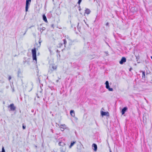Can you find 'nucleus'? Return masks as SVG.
<instances>
[{"instance_id": "obj_55", "label": "nucleus", "mask_w": 152, "mask_h": 152, "mask_svg": "<svg viewBox=\"0 0 152 152\" xmlns=\"http://www.w3.org/2000/svg\"><path fill=\"white\" fill-rule=\"evenodd\" d=\"M77 69H79V67L78 66H77Z\"/></svg>"}, {"instance_id": "obj_10", "label": "nucleus", "mask_w": 152, "mask_h": 152, "mask_svg": "<svg viewBox=\"0 0 152 152\" xmlns=\"http://www.w3.org/2000/svg\"><path fill=\"white\" fill-rule=\"evenodd\" d=\"M92 148L94 151H96L97 150V146L95 143H93L92 145Z\"/></svg>"}, {"instance_id": "obj_30", "label": "nucleus", "mask_w": 152, "mask_h": 152, "mask_svg": "<svg viewBox=\"0 0 152 152\" xmlns=\"http://www.w3.org/2000/svg\"><path fill=\"white\" fill-rule=\"evenodd\" d=\"M49 87L51 89V90H54V88L52 86H49Z\"/></svg>"}, {"instance_id": "obj_48", "label": "nucleus", "mask_w": 152, "mask_h": 152, "mask_svg": "<svg viewBox=\"0 0 152 152\" xmlns=\"http://www.w3.org/2000/svg\"><path fill=\"white\" fill-rule=\"evenodd\" d=\"M49 51H50V53H51V50L50 49V48H49Z\"/></svg>"}, {"instance_id": "obj_31", "label": "nucleus", "mask_w": 152, "mask_h": 152, "mask_svg": "<svg viewBox=\"0 0 152 152\" xmlns=\"http://www.w3.org/2000/svg\"><path fill=\"white\" fill-rule=\"evenodd\" d=\"M61 126H63V127H64L65 129L66 128V125L65 124L61 125Z\"/></svg>"}, {"instance_id": "obj_38", "label": "nucleus", "mask_w": 152, "mask_h": 152, "mask_svg": "<svg viewBox=\"0 0 152 152\" xmlns=\"http://www.w3.org/2000/svg\"><path fill=\"white\" fill-rule=\"evenodd\" d=\"M97 141L99 142H101V139H99V140H97Z\"/></svg>"}, {"instance_id": "obj_22", "label": "nucleus", "mask_w": 152, "mask_h": 152, "mask_svg": "<svg viewBox=\"0 0 152 152\" xmlns=\"http://www.w3.org/2000/svg\"><path fill=\"white\" fill-rule=\"evenodd\" d=\"M79 23H78L77 26V28L78 31H79V32H80V31L81 28H80V27H79Z\"/></svg>"}, {"instance_id": "obj_26", "label": "nucleus", "mask_w": 152, "mask_h": 152, "mask_svg": "<svg viewBox=\"0 0 152 152\" xmlns=\"http://www.w3.org/2000/svg\"><path fill=\"white\" fill-rule=\"evenodd\" d=\"M42 19H47L46 17L45 14H43L42 15Z\"/></svg>"}, {"instance_id": "obj_23", "label": "nucleus", "mask_w": 152, "mask_h": 152, "mask_svg": "<svg viewBox=\"0 0 152 152\" xmlns=\"http://www.w3.org/2000/svg\"><path fill=\"white\" fill-rule=\"evenodd\" d=\"M23 59H24V60L23 61V64H25V63L26 62V58L24 57Z\"/></svg>"}, {"instance_id": "obj_57", "label": "nucleus", "mask_w": 152, "mask_h": 152, "mask_svg": "<svg viewBox=\"0 0 152 152\" xmlns=\"http://www.w3.org/2000/svg\"><path fill=\"white\" fill-rule=\"evenodd\" d=\"M96 20H95L94 21V23H95V22L96 21Z\"/></svg>"}, {"instance_id": "obj_1", "label": "nucleus", "mask_w": 152, "mask_h": 152, "mask_svg": "<svg viewBox=\"0 0 152 152\" xmlns=\"http://www.w3.org/2000/svg\"><path fill=\"white\" fill-rule=\"evenodd\" d=\"M32 53V59L34 63H37V51L35 48H34L33 49L31 50Z\"/></svg>"}, {"instance_id": "obj_36", "label": "nucleus", "mask_w": 152, "mask_h": 152, "mask_svg": "<svg viewBox=\"0 0 152 152\" xmlns=\"http://www.w3.org/2000/svg\"><path fill=\"white\" fill-rule=\"evenodd\" d=\"M106 25L107 26H109V23L107 22L106 24Z\"/></svg>"}, {"instance_id": "obj_21", "label": "nucleus", "mask_w": 152, "mask_h": 152, "mask_svg": "<svg viewBox=\"0 0 152 152\" xmlns=\"http://www.w3.org/2000/svg\"><path fill=\"white\" fill-rule=\"evenodd\" d=\"M63 41L64 42V47H66V41L65 39H63Z\"/></svg>"}, {"instance_id": "obj_41", "label": "nucleus", "mask_w": 152, "mask_h": 152, "mask_svg": "<svg viewBox=\"0 0 152 152\" xmlns=\"http://www.w3.org/2000/svg\"><path fill=\"white\" fill-rule=\"evenodd\" d=\"M38 29H40V31H41L42 30V28L41 27V28L39 27V28H38Z\"/></svg>"}, {"instance_id": "obj_37", "label": "nucleus", "mask_w": 152, "mask_h": 152, "mask_svg": "<svg viewBox=\"0 0 152 152\" xmlns=\"http://www.w3.org/2000/svg\"><path fill=\"white\" fill-rule=\"evenodd\" d=\"M104 41H105V43L109 46V47H110L108 43V42L106 41H105V40H104Z\"/></svg>"}, {"instance_id": "obj_5", "label": "nucleus", "mask_w": 152, "mask_h": 152, "mask_svg": "<svg viewBox=\"0 0 152 152\" xmlns=\"http://www.w3.org/2000/svg\"><path fill=\"white\" fill-rule=\"evenodd\" d=\"M8 107L10 108L9 111H14L16 108V107L14 106V104L13 103L10 104L8 106Z\"/></svg>"}, {"instance_id": "obj_60", "label": "nucleus", "mask_w": 152, "mask_h": 152, "mask_svg": "<svg viewBox=\"0 0 152 152\" xmlns=\"http://www.w3.org/2000/svg\"><path fill=\"white\" fill-rule=\"evenodd\" d=\"M151 59H152V56H151Z\"/></svg>"}, {"instance_id": "obj_17", "label": "nucleus", "mask_w": 152, "mask_h": 152, "mask_svg": "<svg viewBox=\"0 0 152 152\" xmlns=\"http://www.w3.org/2000/svg\"><path fill=\"white\" fill-rule=\"evenodd\" d=\"M75 141H72L70 143V145L69 146V148H71V147L74 145L75 143Z\"/></svg>"}, {"instance_id": "obj_59", "label": "nucleus", "mask_w": 152, "mask_h": 152, "mask_svg": "<svg viewBox=\"0 0 152 152\" xmlns=\"http://www.w3.org/2000/svg\"><path fill=\"white\" fill-rule=\"evenodd\" d=\"M38 79H39V81L40 82V80H39V77H38Z\"/></svg>"}, {"instance_id": "obj_14", "label": "nucleus", "mask_w": 152, "mask_h": 152, "mask_svg": "<svg viewBox=\"0 0 152 152\" xmlns=\"http://www.w3.org/2000/svg\"><path fill=\"white\" fill-rule=\"evenodd\" d=\"M71 115L73 117H75V113L74 110H71L70 112Z\"/></svg>"}, {"instance_id": "obj_61", "label": "nucleus", "mask_w": 152, "mask_h": 152, "mask_svg": "<svg viewBox=\"0 0 152 152\" xmlns=\"http://www.w3.org/2000/svg\"><path fill=\"white\" fill-rule=\"evenodd\" d=\"M43 99L44 101H45V99L44 98H43Z\"/></svg>"}, {"instance_id": "obj_29", "label": "nucleus", "mask_w": 152, "mask_h": 152, "mask_svg": "<svg viewBox=\"0 0 152 152\" xmlns=\"http://www.w3.org/2000/svg\"><path fill=\"white\" fill-rule=\"evenodd\" d=\"M83 20V21H84V22H85V23L86 24V25H87V26H88V27H89L88 26V24H87V23H86V21L87 20Z\"/></svg>"}, {"instance_id": "obj_28", "label": "nucleus", "mask_w": 152, "mask_h": 152, "mask_svg": "<svg viewBox=\"0 0 152 152\" xmlns=\"http://www.w3.org/2000/svg\"><path fill=\"white\" fill-rule=\"evenodd\" d=\"M104 53L106 54V56H109L108 52V51H104Z\"/></svg>"}, {"instance_id": "obj_47", "label": "nucleus", "mask_w": 152, "mask_h": 152, "mask_svg": "<svg viewBox=\"0 0 152 152\" xmlns=\"http://www.w3.org/2000/svg\"><path fill=\"white\" fill-rule=\"evenodd\" d=\"M53 92H51V93H50V95L51 96L53 95Z\"/></svg>"}, {"instance_id": "obj_33", "label": "nucleus", "mask_w": 152, "mask_h": 152, "mask_svg": "<svg viewBox=\"0 0 152 152\" xmlns=\"http://www.w3.org/2000/svg\"><path fill=\"white\" fill-rule=\"evenodd\" d=\"M135 56V57H136V59H139L140 57H139V56Z\"/></svg>"}, {"instance_id": "obj_27", "label": "nucleus", "mask_w": 152, "mask_h": 152, "mask_svg": "<svg viewBox=\"0 0 152 152\" xmlns=\"http://www.w3.org/2000/svg\"><path fill=\"white\" fill-rule=\"evenodd\" d=\"M82 1V0H78V2H77V4H78L79 5H80V4L81 2ZM79 7L80 8V6H79Z\"/></svg>"}, {"instance_id": "obj_20", "label": "nucleus", "mask_w": 152, "mask_h": 152, "mask_svg": "<svg viewBox=\"0 0 152 152\" xmlns=\"http://www.w3.org/2000/svg\"><path fill=\"white\" fill-rule=\"evenodd\" d=\"M126 20H121L122 22L124 23V25H126L128 22V21H126Z\"/></svg>"}, {"instance_id": "obj_43", "label": "nucleus", "mask_w": 152, "mask_h": 152, "mask_svg": "<svg viewBox=\"0 0 152 152\" xmlns=\"http://www.w3.org/2000/svg\"><path fill=\"white\" fill-rule=\"evenodd\" d=\"M46 23H48V20H43Z\"/></svg>"}, {"instance_id": "obj_8", "label": "nucleus", "mask_w": 152, "mask_h": 152, "mask_svg": "<svg viewBox=\"0 0 152 152\" xmlns=\"http://www.w3.org/2000/svg\"><path fill=\"white\" fill-rule=\"evenodd\" d=\"M128 108L127 107H125L121 110V113L122 115H124L125 113L128 110Z\"/></svg>"}, {"instance_id": "obj_16", "label": "nucleus", "mask_w": 152, "mask_h": 152, "mask_svg": "<svg viewBox=\"0 0 152 152\" xmlns=\"http://www.w3.org/2000/svg\"><path fill=\"white\" fill-rule=\"evenodd\" d=\"M65 145H66L65 143L62 141H60L58 143V145L60 146H64Z\"/></svg>"}, {"instance_id": "obj_52", "label": "nucleus", "mask_w": 152, "mask_h": 152, "mask_svg": "<svg viewBox=\"0 0 152 152\" xmlns=\"http://www.w3.org/2000/svg\"><path fill=\"white\" fill-rule=\"evenodd\" d=\"M74 29H75V30H76V27H75V28H74Z\"/></svg>"}, {"instance_id": "obj_35", "label": "nucleus", "mask_w": 152, "mask_h": 152, "mask_svg": "<svg viewBox=\"0 0 152 152\" xmlns=\"http://www.w3.org/2000/svg\"><path fill=\"white\" fill-rule=\"evenodd\" d=\"M11 78H12V77H11V76H9L8 78V80H10L11 79Z\"/></svg>"}, {"instance_id": "obj_39", "label": "nucleus", "mask_w": 152, "mask_h": 152, "mask_svg": "<svg viewBox=\"0 0 152 152\" xmlns=\"http://www.w3.org/2000/svg\"><path fill=\"white\" fill-rule=\"evenodd\" d=\"M45 29L46 28L45 27H43L42 28V31L45 30Z\"/></svg>"}, {"instance_id": "obj_40", "label": "nucleus", "mask_w": 152, "mask_h": 152, "mask_svg": "<svg viewBox=\"0 0 152 152\" xmlns=\"http://www.w3.org/2000/svg\"><path fill=\"white\" fill-rule=\"evenodd\" d=\"M42 41H40V39H39V46L41 45V42Z\"/></svg>"}, {"instance_id": "obj_24", "label": "nucleus", "mask_w": 152, "mask_h": 152, "mask_svg": "<svg viewBox=\"0 0 152 152\" xmlns=\"http://www.w3.org/2000/svg\"><path fill=\"white\" fill-rule=\"evenodd\" d=\"M0 152H5L4 147L3 146H2L1 151Z\"/></svg>"}, {"instance_id": "obj_32", "label": "nucleus", "mask_w": 152, "mask_h": 152, "mask_svg": "<svg viewBox=\"0 0 152 152\" xmlns=\"http://www.w3.org/2000/svg\"><path fill=\"white\" fill-rule=\"evenodd\" d=\"M55 26V25H54L53 23H52L51 25V27L53 28H54V26Z\"/></svg>"}, {"instance_id": "obj_2", "label": "nucleus", "mask_w": 152, "mask_h": 152, "mask_svg": "<svg viewBox=\"0 0 152 152\" xmlns=\"http://www.w3.org/2000/svg\"><path fill=\"white\" fill-rule=\"evenodd\" d=\"M142 78L141 79L140 81L143 83H147V82H146L145 80V71H142Z\"/></svg>"}, {"instance_id": "obj_7", "label": "nucleus", "mask_w": 152, "mask_h": 152, "mask_svg": "<svg viewBox=\"0 0 152 152\" xmlns=\"http://www.w3.org/2000/svg\"><path fill=\"white\" fill-rule=\"evenodd\" d=\"M100 113L101 114L102 116H109V114L108 112H104L103 111H101Z\"/></svg>"}, {"instance_id": "obj_58", "label": "nucleus", "mask_w": 152, "mask_h": 152, "mask_svg": "<svg viewBox=\"0 0 152 152\" xmlns=\"http://www.w3.org/2000/svg\"><path fill=\"white\" fill-rule=\"evenodd\" d=\"M48 77H47L46 79H48Z\"/></svg>"}, {"instance_id": "obj_46", "label": "nucleus", "mask_w": 152, "mask_h": 152, "mask_svg": "<svg viewBox=\"0 0 152 152\" xmlns=\"http://www.w3.org/2000/svg\"><path fill=\"white\" fill-rule=\"evenodd\" d=\"M4 83V81H1V80H0V83Z\"/></svg>"}, {"instance_id": "obj_45", "label": "nucleus", "mask_w": 152, "mask_h": 152, "mask_svg": "<svg viewBox=\"0 0 152 152\" xmlns=\"http://www.w3.org/2000/svg\"><path fill=\"white\" fill-rule=\"evenodd\" d=\"M56 52L57 53H59V52H60V51L58 50H56Z\"/></svg>"}, {"instance_id": "obj_25", "label": "nucleus", "mask_w": 152, "mask_h": 152, "mask_svg": "<svg viewBox=\"0 0 152 152\" xmlns=\"http://www.w3.org/2000/svg\"><path fill=\"white\" fill-rule=\"evenodd\" d=\"M22 128L23 129H25L26 128V126L25 124H23L22 125Z\"/></svg>"}, {"instance_id": "obj_13", "label": "nucleus", "mask_w": 152, "mask_h": 152, "mask_svg": "<svg viewBox=\"0 0 152 152\" xmlns=\"http://www.w3.org/2000/svg\"><path fill=\"white\" fill-rule=\"evenodd\" d=\"M130 10L133 13L136 12L137 11V9L135 7H131L130 8Z\"/></svg>"}, {"instance_id": "obj_49", "label": "nucleus", "mask_w": 152, "mask_h": 152, "mask_svg": "<svg viewBox=\"0 0 152 152\" xmlns=\"http://www.w3.org/2000/svg\"><path fill=\"white\" fill-rule=\"evenodd\" d=\"M34 110L33 109L32 110H31V111L32 112H33H33H34Z\"/></svg>"}, {"instance_id": "obj_9", "label": "nucleus", "mask_w": 152, "mask_h": 152, "mask_svg": "<svg viewBox=\"0 0 152 152\" xmlns=\"http://www.w3.org/2000/svg\"><path fill=\"white\" fill-rule=\"evenodd\" d=\"M60 20H58L56 21L55 20H54L52 22V23H53L54 25H55V26H56L57 28H59V27L58 26V23L59 22Z\"/></svg>"}, {"instance_id": "obj_11", "label": "nucleus", "mask_w": 152, "mask_h": 152, "mask_svg": "<svg viewBox=\"0 0 152 152\" xmlns=\"http://www.w3.org/2000/svg\"><path fill=\"white\" fill-rule=\"evenodd\" d=\"M18 77H22V73L20 68L18 69Z\"/></svg>"}, {"instance_id": "obj_18", "label": "nucleus", "mask_w": 152, "mask_h": 152, "mask_svg": "<svg viewBox=\"0 0 152 152\" xmlns=\"http://www.w3.org/2000/svg\"><path fill=\"white\" fill-rule=\"evenodd\" d=\"M52 16V14L50 12L48 13L47 15V17L48 18H51Z\"/></svg>"}, {"instance_id": "obj_12", "label": "nucleus", "mask_w": 152, "mask_h": 152, "mask_svg": "<svg viewBox=\"0 0 152 152\" xmlns=\"http://www.w3.org/2000/svg\"><path fill=\"white\" fill-rule=\"evenodd\" d=\"M50 67L51 68V69L52 71L56 70L57 68L56 66H55V65L53 64H51Z\"/></svg>"}, {"instance_id": "obj_3", "label": "nucleus", "mask_w": 152, "mask_h": 152, "mask_svg": "<svg viewBox=\"0 0 152 152\" xmlns=\"http://www.w3.org/2000/svg\"><path fill=\"white\" fill-rule=\"evenodd\" d=\"M31 1V0H26L25 7V10L26 12L28 11Z\"/></svg>"}, {"instance_id": "obj_56", "label": "nucleus", "mask_w": 152, "mask_h": 152, "mask_svg": "<svg viewBox=\"0 0 152 152\" xmlns=\"http://www.w3.org/2000/svg\"><path fill=\"white\" fill-rule=\"evenodd\" d=\"M75 118L77 120V117H75Z\"/></svg>"}, {"instance_id": "obj_64", "label": "nucleus", "mask_w": 152, "mask_h": 152, "mask_svg": "<svg viewBox=\"0 0 152 152\" xmlns=\"http://www.w3.org/2000/svg\"><path fill=\"white\" fill-rule=\"evenodd\" d=\"M37 97H38V98H39V96H37Z\"/></svg>"}, {"instance_id": "obj_6", "label": "nucleus", "mask_w": 152, "mask_h": 152, "mask_svg": "<svg viewBox=\"0 0 152 152\" xmlns=\"http://www.w3.org/2000/svg\"><path fill=\"white\" fill-rule=\"evenodd\" d=\"M126 59L125 57H123L121 58L120 61H119L120 64H123L126 61Z\"/></svg>"}, {"instance_id": "obj_15", "label": "nucleus", "mask_w": 152, "mask_h": 152, "mask_svg": "<svg viewBox=\"0 0 152 152\" xmlns=\"http://www.w3.org/2000/svg\"><path fill=\"white\" fill-rule=\"evenodd\" d=\"M91 12V10L88 9H86L85 10V13L87 14H90Z\"/></svg>"}, {"instance_id": "obj_19", "label": "nucleus", "mask_w": 152, "mask_h": 152, "mask_svg": "<svg viewBox=\"0 0 152 152\" xmlns=\"http://www.w3.org/2000/svg\"><path fill=\"white\" fill-rule=\"evenodd\" d=\"M31 60V59L30 58H26V62L27 63V64L28 65L30 64Z\"/></svg>"}, {"instance_id": "obj_44", "label": "nucleus", "mask_w": 152, "mask_h": 152, "mask_svg": "<svg viewBox=\"0 0 152 152\" xmlns=\"http://www.w3.org/2000/svg\"><path fill=\"white\" fill-rule=\"evenodd\" d=\"M37 105H38L39 107H40V104L39 103H37Z\"/></svg>"}, {"instance_id": "obj_53", "label": "nucleus", "mask_w": 152, "mask_h": 152, "mask_svg": "<svg viewBox=\"0 0 152 152\" xmlns=\"http://www.w3.org/2000/svg\"><path fill=\"white\" fill-rule=\"evenodd\" d=\"M110 152H112V151L111 150H110Z\"/></svg>"}, {"instance_id": "obj_54", "label": "nucleus", "mask_w": 152, "mask_h": 152, "mask_svg": "<svg viewBox=\"0 0 152 152\" xmlns=\"http://www.w3.org/2000/svg\"><path fill=\"white\" fill-rule=\"evenodd\" d=\"M37 73H38V72H39V71L38 70V71H37Z\"/></svg>"}, {"instance_id": "obj_51", "label": "nucleus", "mask_w": 152, "mask_h": 152, "mask_svg": "<svg viewBox=\"0 0 152 152\" xmlns=\"http://www.w3.org/2000/svg\"><path fill=\"white\" fill-rule=\"evenodd\" d=\"M60 45H61V46H62L63 45V44H62V43H61V44H60Z\"/></svg>"}, {"instance_id": "obj_50", "label": "nucleus", "mask_w": 152, "mask_h": 152, "mask_svg": "<svg viewBox=\"0 0 152 152\" xmlns=\"http://www.w3.org/2000/svg\"><path fill=\"white\" fill-rule=\"evenodd\" d=\"M77 73L78 74V75H79L80 74V72H77Z\"/></svg>"}, {"instance_id": "obj_4", "label": "nucleus", "mask_w": 152, "mask_h": 152, "mask_svg": "<svg viewBox=\"0 0 152 152\" xmlns=\"http://www.w3.org/2000/svg\"><path fill=\"white\" fill-rule=\"evenodd\" d=\"M105 84L106 85V88L108 89L109 91H113V88H110V86L109 85V82L108 81H106L105 82Z\"/></svg>"}, {"instance_id": "obj_63", "label": "nucleus", "mask_w": 152, "mask_h": 152, "mask_svg": "<svg viewBox=\"0 0 152 152\" xmlns=\"http://www.w3.org/2000/svg\"><path fill=\"white\" fill-rule=\"evenodd\" d=\"M41 85L42 86L43 85V84H41Z\"/></svg>"}, {"instance_id": "obj_62", "label": "nucleus", "mask_w": 152, "mask_h": 152, "mask_svg": "<svg viewBox=\"0 0 152 152\" xmlns=\"http://www.w3.org/2000/svg\"><path fill=\"white\" fill-rule=\"evenodd\" d=\"M42 25V24H40V26H41Z\"/></svg>"}, {"instance_id": "obj_42", "label": "nucleus", "mask_w": 152, "mask_h": 152, "mask_svg": "<svg viewBox=\"0 0 152 152\" xmlns=\"http://www.w3.org/2000/svg\"><path fill=\"white\" fill-rule=\"evenodd\" d=\"M132 69V67H131L129 69V71L131 72Z\"/></svg>"}, {"instance_id": "obj_34", "label": "nucleus", "mask_w": 152, "mask_h": 152, "mask_svg": "<svg viewBox=\"0 0 152 152\" xmlns=\"http://www.w3.org/2000/svg\"><path fill=\"white\" fill-rule=\"evenodd\" d=\"M60 128L61 129V130L62 131H64V130L65 129V128L64 127H60Z\"/></svg>"}]
</instances>
